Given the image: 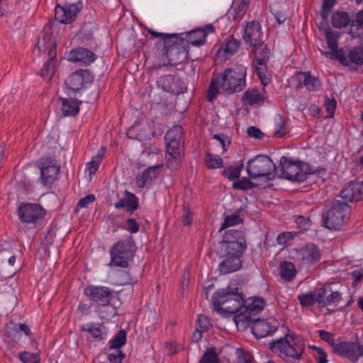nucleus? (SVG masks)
<instances>
[{"label":"nucleus","instance_id":"obj_1","mask_svg":"<svg viewBox=\"0 0 363 363\" xmlns=\"http://www.w3.org/2000/svg\"><path fill=\"white\" fill-rule=\"evenodd\" d=\"M212 303L216 311L232 315L242 311L244 298L239 289L234 284H230L213 294Z\"/></svg>","mask_w":363,"mask_h":363},{"label":"nucleus","instance_id":"obj_2","mask_svg":"<svg viewBox=\"0 0 363 363\" xmlns=\"http://www.w3.org/2000/svg\"><path fill=\"white\" fill-rule=\"evenodd\" d=\"M269 349L287 363H298L305 352V344L301 337L286 335L270 342Z\"/></svg>","mask_w":363,"mask_h":363},{"label":"nucleus","instance_id":"obj_3","mask_svg":"<svg viewBox=\"0 0 363 363\" xmlns=\"http://www.w3.org/2000/svg\"><path fill=\"white\" fill-rule=\"evenodd\" d=\"M350 206L343 200L335 199L326 205L323 211V225L330 230H340L349 219Z\"/></svg>","mask_w":363,"mask_h":363},{"label":"nucleus","instance_id":"obj_4","mask_svg":"<svg viewBox=\"0 0 363 363\" xmlns=\"http://www.w3.org/2000/svg\"><path fill=\"white\" fill-rule=\"evenodd\" d=\"M135 243L131 235L124 240H119L110 249L111 261L109 266L125 268L134 257Z\"/></svg>","mask_w":363,"mask_h":363},{"label":"nucleus","instance_id":"obj_5","mask_svg":"<svg viewBox=\"0 0 363 363\" xmlns=\"http://www.w3.org/2000/svg\"><path fill=\"white\" fill-rule=\"evenodd\" d=\"M246 67L243 66L225 69L218 75L223 91L227 94L242 91L246 86Z\"/></svg>","mask_w":363,"mask_h":363},{"label":"nucleus","instance_id":"obj_6","mask_svg":"<svg viewBox=\"0 0 363 363\" xmlns=\"http://www.w3.org/2000/svg\"><path fill=\"white\" fill-rule=\"evenodd\" d=\"M277 166L267 155H257L250 159L246 166L249 177L252 179L265 177L273 180L277 175Z\"/></svg>","mask_w":363,"mask_h":363},{"label":"nucleus","instance_id":"obj_7","mask_svg":"<svg viewBox=\"0 0 363 363\" xmlns=\"http://www.w3.org/2000/svg\"><path fill=\"white\" fill-rule=\"evenodd\" d=\"M247 249V243L243 231L234 229L227 230L220 242V255L242 257Z\"/></svg>","mask_w":363,"mask_h":363},{"label":"nucleus","instance_id":"obj_8","mask_svg":"<svg viewBox=\"0 0 363 363\" xmlns=\"http://www.w3.org/2000/svg\"><path fill=\"white\" fill-rule=\"evenodd\" d=\"M307 164L300 160H295L286 156L280 158L279 167L281 176L291 182H301L307 179L308 173L306 167Z\"/></svg>","mask_w":363,"mask_h":363},{"label":"nucleus","instance_id":"obj_9","mask_svg":"<svg viewBox=\"0 0 363 363\" xmlns=\"http://www.w3.org/2000/svg\"><path fill=\"white\" fill-rule=\"evenodd\" d=\"M162 54L165 55L169 65L177 66L186 60L188 51L183 40H179L176 35V38H172L168 45L163 46Z\"/></svg>","mask_w":363,"mask_h":363},{"label":"nucleus","instance_id":"obj_10","mask_svg":"<svg viewBox=\"0 0 363 363\" xmlns=\"http://www.w3.org/2000/svg\"><path fill=\"white\" fill-rule=\"evenodd\" d=\"M264 306V300L259 297L244 301L242 311L234 318L236 325H238L240 322H246L247 325H250L254 319L258 318L256 316L263 310Z\"/></svg>","mask_w":363,"mask_h":363},{"label":"nucleus","instance_id":"obj_11","mask_svg":"<svg viewBox=\"0 0 363 363\" xmlns=\"http://www.w3.org/2000/svg\"><path fill=\"white\" fill-rule=\"evenodd\" d=\"M45 210L38 203H22L18 209L21 222L27 224H37L45 217Z\"/></svg>","mask_w":363,"mask_h":363},{"label":"nucleus","instance_id":"obj_12","mask_svg":"<svg viewBox=\"0 0 363 363\" xmlns=\"http://www.w3.org/2000/svg\"><path fill=\"white\" fill-rule=\"evenodd\" d=\"M325 37L328 48L330 51H321V53L331 60H335L343 66H349V61L342 49H338L337 39L340 35L330 28L325 30Z\"/></svg>","mask_w":363,"mask_h":363},{"label":"nucleus","instance_id":"obj_13","mask_svg":"<svg viewBox=\"0 0 363 363\" xmlns=\"http://www.w3.org/2000/svg\"><path fill=\"white\" fill-rule=\"evenodd\" d=\"M247 326L250 327L252 333L257 338H262L272 335L279 328V323L276 318L270 317L267 319H254Z\"/></svg>","mask_w":363,"mask_h":363},{"label":"nucleus","instance_id":"obj_14","mask_svg":"<svg viewBox=\"0 0 363 363\" xmlns=\"http://www.w3.org/2000/svg\"><path fill=\"white\" fill-rule=\"evenodd\" d=\"M94 80L93 74L87 69H79L73 72L66 80V86L76 93L91 84Z\"/></svg>","mask_w":363,"mask_h":363},{"label":"nucleus","instance_id":"obj_15","mask_svg":"<svg viewBox=\"0 0 363 363\" xmlns=\"http://www.w3.org/2000/svg\"><path fill=\"white\" fill-rule=\"evenodd\" d=\"M333 352L344 357L352 362H356L363 356V345L358 342H340L335 347Z\"/></svg>","mask_w":363,"mask_h":363},{"label":"nucleus","instance_id":"obj_16","mask_svg":"<svg viewBox=\"0 0 363 363\" xmlns=\"http://www.w3.org/2000/svg\"><path fill=\"white\" fill-rule=\"evenodd\" d=\"M85 296L101 306H108L112 299V290L106 286H88L84 290Z\"/></svg>","mask_w":363,"mask_h":363},{"label":"nucleus","instance_id":"obj_17","mask_svg":"<svg viewBox=\"0 0 363 363\" xmlns=\"http://www.w3.org/2000/svg\"><path fill=\"white\" fill-rule=\"evenodd\" d=\"M157 85L164 91L179 95L187 91L184 82L172 74L162 75L157 80Z\"/></svg>","mask_w":363,"mask_h":363},{"label":"nucleus","instance_id":"obj_18","mask_svg":"<svg viewBox=\"0 0 363 363\" xmlns=\"http://www.w3.org/2000/svg\"><path fill=\"white\" fill-rule=\"evenodd\" d=\"M167 165L169 169L175 170L179 166L182 157V140H165Z\"/></svg>","mask_w":363,"mask_h":363},{"label":"nucleus","instance_id":"obj_19","mask_svg":"<svg viewBox=\"0 0 363 363\" xmlns=\"http://www.w3.org/2000/svg\"><path fill=\"white\" fill-rule=\"evenodd\" d=\"M81 7L80 3L71 4L65 6L57 5L55 10V19L62 23H71L76 18Z\"/></svg>","mask_w":363,"mask_h":363},{"label":"nucleus","instance_id":"obj_20","mask_svg":"<svg viewBox=\"0 0 363 363\" xmlns=\"http://www.w3.org/2000/svg\"><path fill=\"white\" fill-rule=\"evenodd\" d=\"M340 196L347 203L363 200V182H350L341 190Z\"/></svg>","mask_w":363,"mask_h":363},{"label":"nucleus","instance_id":"obj_21","mask_svg":"<svg viewBox=\"0 0 363 363\" xmlns=\"http://www.w3.org/2000/svg\"><path fill=\"white\" fill-rule=\"evenodd\" d=\"M96 59V55L91 50L83 47H78L67 54V60L78 62L80 65H89Z\"/></svg>","mask_w":363,"mask_h":363},{"label":"nucleus","instance_id":"obj_22","mask_svg":"<svg viewBox=\"0 0 363 363\" xmlns=\"http://www.w3.org/2000/svg\"><path fill=\"white\" fill-rule=\"evenodd\" d=\"M215 32V28L208 24L204 28L194 29L186 35V42L194 46H200L206 43V36L208 33Z\"/></svg>","mask_w":363,"mask_h":363},{"label":"nucleus","instance_id":"obj_23","mask_svg":"<svg viewBox=\"0 0 363 363\" xmlns=\"http://www.w3.org/2000/svg\"><path fill=\"white\" fill-rule=\"evenodd\" d=\"M40 171L42 182L43 184L47 185L54 182L60 171V167L56 165L55 160L48 157L42 162Z\"/></svg>","mask_w":363,"mask_h":363},{"label":"nucleus","instance_id":"obj_24","mask_svg":"<svg viewBox=\"0 0 363 363\" xmlns=\"http://www.w3.org/2000/svg\"><path fill=\"white\" fill-rule=\"evenodd\" d=\"M320 251L317 245L308 243L298 252V259L303 264H309L318 262L320 258Z\"/></svg>","mask_w":363,"mask_h":363},{"label":"nucleus","instance_id":"obj_25","mask_svg":"<svg viewBox=\"0 0 363 363\" xmlns=\"http://www.w3.org/2000/svg\"><path fill=\"white\" fill-rule=\"evenodd\" d=\"M220 256L223 260L218 265V270L221 274L235 272L241 269L243 263L242 257L226 255Z\"/></svg>","mask_w":363,"mask_h":363},{"label":"nucleus","instance_id":"obj_26","mask_svg":"<svg viewBox=\"0 0 363 363\" xmlns=\"http://www.w3.org/2000/svg\"><path fill=\"white\" fill-rule=\"evenodd\" d=\"M243 39L246 43H249L252 47L263 43L261 26L258 22L251 21L247 24Z\"/></svg>","mask_w":363,"mask_h":363},{"label":"nucleus","instance_id":"obj_27","mask_svg":"<svg viewBox=\"0 0 363 363\" xmlns=\"http://www.w3.org/2000/svg\"><path fill=\"white\" fill-rule=\"evenodd\" d=\"M5 333L7 337L15 342H18L21 338V332L27 336L31 334L28 326L24 323L17 324L12 321L5 325Z\"/></svg>","mask_w":363,"mask_h":363},{"label":"nucleus","instance_id":"obj_28","mask_svg":"<svg viewBox=\"0 0 363 363\" xmlns=\"http://www.w3.org/2000/svg\"><path fill=\"white\" fill-rule=\"evenodd\" d=\"M264 94L265 89L264 88L261 90L257 88L247 89L242 94V101L244 104L249 105L250 106L261 105L267 99Z\"/></svg>","mask_w":363,"mask_h":363},{"label":"nucleus","instance_id":"obj_29","mask_svg":"<svg viewBox=\"0 0 363 363\" xmlns=\"http://www.w3.org/2000/svg\"><path fill=\"white\" fill-rule=\"evenodd\" d=\"M161 165L157 164L152 167H149L145 169L141 175L137 177L136 184L139 188H144L148 184H151L152 182L159 175V169Z\"/></svg>","mask_w":363,"mask_h":363},{"label":"nucleus","instance_id":"obj_30","mask_svg":"<svg viewBox=\"0 0 363 363\" xmlns=\"http://www.w3.org/2000/svg\"><path fill=\"white\" fill-rule=\"evenodd\" d=\"M298 82L297 87L305 86L308 91H313L318 90L320 86V82L318 78L312 77L310 72H298L296 75Z\"/></svg>","mask_w":363,"mask_h":363},{"label":"nucleus","instance_id":"obj_31","mask_svg":"<svg viewBox=\"0 0 363 363\" xmlns=\"http://www.w3.org/2000/svg\"><path fill=\"white\" fill-rule=\"evenodd\" d=\"M115 207L125 208L128 211L133 212L138 208V201L133 194L125 191V196L115 203Z\"/></svg>","mask_w":363,"mask_h":363},{"label":"nucleus","instance_id":"obj_32","mask_svg":"<svg viewBox=\"0 0 363 363\" xmlns=\"http://www.w3.org/2000/svg\"><path fill=\"white\" fill-rule=\"evenodd\" d=\"M296 269L294 263L284 261L279 265V274L282 279L290 281L296 275Z\"/></svg>","mask_w":363,"mask_h":363},{"label":"nucleus","instance_id":"obj_33","mask_svg":"<svg viewBox=\"0 0 363 363\" xmlns=\"http://www.w3.org/2000/svg\"><path fill=\"white\" fill-rule=\"evenodd\" d=\"M62 103V111L63 116H75L79 111V104L81 101L77 100H68L67 99L60 98Z\"/></svg>","mask_w":363,"mask_h":363},{"label":"nucleus","instance_id":"obj_34","mask_svg":"<svg viewBox=\"0 0 363 363\" xmlns=\"http://www.w3.org/2000/svg\"><path fill=\"white\" fill-rule=\"evenodd\" d=\"M352 21L347 12L336 11L332 15V24L337 28L346 27Z\"/></svg>","mask_w":363,"mask_h":363},{"label":"nucleus","instance_id":"obj_35","mask_svg":"<svg viewBox=\"0 0 363 363\" xmlns=\"http://www.w3.org/2000/svg\"><path fill=\"white\" fill-rule=\"evenodd\" d=\"M253 47V53L257 62H268L270 56L269 50L264 43Z\"/></svg>","mask_w":363,"mask_h":363},{"label":"nucleus","instance_id":"obj_36","mask_svg":"<svg viewBox=\"0 0 363 363\" xmlns=\"http://www.w3.org/2000/svg\"><path fill=\"white\" fill-rule=\"evenodd\" d=\"M242 211V209H238L233 214L227 216L225 218L219 231H221L228 227L241 223L242 222V219L240 218V213Z\"/></svg>","mask_w":363,"mask_h":363},{"label":"nucleus","instance_id":"obj_37","mask_svg":"<svg viewBox=\"0 0 363 363\" xmlns=\"http://www.w3.org/2000/svg\"><path fill=\"white\" fill-rule=\"evenodd\" d=\"M347 58L349 61V65L350 63L357 65H363V47L357 46L353 48L350 50Z\"/></svg>","mask_w":363,"mask_h":363},{"label":"nucleus","instance_id":"obj_38","mask_svg":"<svg viewBox=\"0 0 363 363\" xmlns=\"http://www.w3.org/2000/svg\"><path fill=\"white\" fill-rule=\"evenodd\" d=\"M242 168V162L238 165H230L223 170L222 174L230 181H234L240 177Z\"/></svg>","mask_w":363,"mask_h":363},{"label":"nucleus","instance_id":"obj_39","mask_svg":"<svg viewBox=\"0 0 363 363\" xmlns=\"http://www.w3.org/2000/svg\"><path fill=\"white\" fill-rule=\"evenodd\" d=\"M221 81L217 75L211 79L207 94V99L208 101H213L220 93L219 86L221 87Z\"/></svg>","mask_w":363,"mask_h":363},{"label":"nucleus","instance_id":"obj_40","mask_svg":"<svg viewBox=\"0 0 363 363\" xmlns=\"http://www.w3.org/2000/svg\"><path fill=\"white\" fill-rule=\"evenodd\" d=\"M104 327L101 324L90 323L83 328V330L88 331L94 338L102 340L106 333Z\"/></svg>","mask_w":363,"mask_h":363},{"label":"nucleus","instance_id":"obj_41","mask_svg":"<svg viewBox=\"0 0 363 363\" xmlns=\"http://www.w3.org/2000/svg\"><path fill=\"white\" fill-rule=\"evenodd\" d=\"M50 46H55V41L52 40V35L45 31L41 38H40L36 44L39 52L48 50Z\"/></svg>","mask_w":363,"mask_h":363},{"label":"nucleus","instance_id":"obj_42","mask_svg":"<svg viewBox=\"0 0 363 363\" xmlns=\"http://www.w3.org/2000/svg\"><path fill=\"white\" fill-rule=\"evenodd\" d=\"M199 363H220L215 347H208L203 354Z\"/></svg>","mask_w":363,"mask_h":363},{"label":"nucleus","instance_id":"obj_43","mask_svg":"<svg viewBox=\"0 0 363 363\" xmlns=\"http://www.w3.org/2000/svg\"><path fill=\"white\" fill-rule=\"evenodd\" d=\"M205 164L208 169L220 168L223 166V160L219 156L208 152L205 156Z\"/></svg>","mask_w":363,"mask_h":363},{"label":"nucleus","instance_id":"obj_44","mask_svg":"<svg viewBox=\"0 0 363 363\" xmlns=\"http://www.w3.org/2000/svg\"><path fill=\"white\" fill-rule=\"evenodd\" d=\"M240 41L233 37L227 39L226 43L223 48V51L226 55L231 56L235 54L240 48Z\"/></svg>","mask_w":363,"mask_h":363},{"label":"nucleus","instance_id":"obj_45","mask_svg":"<svg viewBox=\"0 0 363 363\" xmlns=\"http://www.w3.org/2000/svg\"><path fill=\"white\" fill-rule=\"evenodd\" d=\"M125 342L126 333L123 330H120L111 340L110 347L112 349H119L125 344Z\"/></svg>","mask_w":363,"mask_h":363},{"label":"nucleus","instance_id":"obj_46","mask_svg":"<svg viewBox=\"0 0 363 363\" xmlns=\"http://www.w3.org/2000/svg\"><path fill=\"white\" fill-rule=\"evenodd\" d=\"M327 292L328 290L325 287H320L313 291L315 303H317L319 307H325V300Z\"/></svg>","mask_w":363,"mask_h":363},{"label":"nucleus","instance_id":"obj_47","mask_svg":"<svg viewBox=\"0 0 363 363\" xmlns=\"http://www.w3.org/2000/svg\"><path fill=\"white\" fill-rule=\"evenodd\" d=\"M182 128L181 125H174L169 129L164 137L165 140H182Z\"/></svg>","mask_w":363,"mask_h":363},{"label":"nucleus","instance_id":"obj_48","mask_svg":"<svg viewBox=\"0 0 363 363\" xmlns=\"http://www.w3.org/2000/svg\"><path fill=\"white\" fill-rule=\"evenodd\" d=\"M257 185L250 181V178L243 177L241 180L235 182L233 184V188L240 190H249L255 188Z\"/></svg>","mask_w":363,"mask_h":363},{"label":"nucleus","instance_id":"obj_49","mask_svg":"<svg viewBox=\"0 0 363 363\" xmlns=\"http://www.w3.org/2000/svg\"><path fill=\"white\" fill-rule=\"evenodd\" d=\"M298 299L299 300L300 303L303 307H308L315 304L313 291L308 293L299 294L298 296Z\"/></svg>","mask_w":363,"mask_h":363},{"label":"nucleus","instance_id":"obj_50","mask_svg":"<svg viewBox=\"0 0 363 363\" xmlns=\"http://www.w3.org/2000/svg\"><path fill=\"white\" fill-rule=\"evenodd\" d=\"M148 33L153 38H160V43H162L163 46L165 44L168 45L169 40H171L172 38H176V35H177V34L169 35V34H166V33H159V32H156V31H155L153 30H151V29L148 30Z\"/></svg>","mask_w":363,"mask_h":363},{"label":"nucleus","instance_id":"obj_51","mask_svg":"<svg viewBox=\"0 0 363 363\" xmlns=\"http://www.w3.org/2000/svg\"><path fill=\"white\" fill-rule=\"evenodd\" d=\"M319 336L323 341L326 342L330 346L333 348V352L335 350V345H337L335 336L333 333L328 332L324 330H320L318 331Z\"/></svg>","mask_w":363,"mask_h":363},{"label":"nucleus","instance_id":"obj_52","mask_svg":"<svg viewBox=\"0 0 363 363\" xmlns=\"http://www.w3.org/2000/svg\"><path fill=\"white\" fill-rule=\"evenodd\" d=\"M18 357L23 363H38L40 361L39 356L37 354L28 352H21Z\"/></svg>","mask_w":363,"mask_h":363},{"label":"nucleus","instance_id":"obj_53","mask_svg":"<svg viewBox=\"0 0 363 363\" xmlns=\"http://www.w3.org/2000/svg\"><path fill=\"white\" fill-rule=\"evenodd\" d=\"M285 125V121L284 120V118L278 115L276 118V124H275V129H274V135L281 138L286 135V131L284 128Z\"/></svg>","mask_w":363,"mask_h":363},{"label":"nucleus","instance_id":"obj_54","mask_svg":"<svg viewBox=\"0 0 363 363\" xmlns=\"http://www.w3.org/2000/svg\"><path fill=\"white\" fill-rule=\"evenodd\" d=\"M335 3L336 0H323L321 9V16L323 19L326 20L328 18L330 11Z\"/></svg>","mask_w":363,"mask_h":363},{"label":"nucleus","instance_id":"obj_55","mask_svg":"<svg viewBox=\"0 0 363 363\" xmlns=\"http://www.w3.org/2000/svg\"><path fill=\"white\" fill-rule=\"evenodd\" d=\"M101 159L102 155H96L92 157L91 162L87 163L86 168L89 170V174H95L101 162Z\"/></svg>","mask_w":363,"mask_h":363},{"label":"nucleus","instance_id":"obj_56","mask_svg":"<svg viewBox=\"0 0 363 363\" xmlns=\"http://www.w3.org/2000/svg\"><path fill=\"white\" fill-rule=\"evenodd\" d=\"M54 72H55V69H54V63L51 61H50V60H48L41 71H40V75L45 78H48L50 79L51 77V76L54 74Z\"/></svg>","mask_w":363,"mask_h":363},{"label":"nucleus","instance_id":"obj_57","mask_svg":"<svg viewBox=\"0 0 363 363\" xmlns=\"http://www.w3.org/2000/svg\"><path fill=\"white\" fill-rule=\"evenodd\" d=\"M238 362L237 363H252L253 356L248 352H245L241 349L237 350Z\"/></svg>","mask_w":363,"mask_h":363},{"label":"nucleus","instance_id":"obj_58","mask_svg":"<svg viewBox=\"0 0 363 363\" xmlns=\"http://www.w3.org/2000/svg\"><path fill=\"white\" fill-rule=\"evenodd\" d=\"M210 323L208 318L206 315L199 314L196 319V327L199 328L201 332H204L208 330Z\"/></svg>","mask_w":363,"mask_h":363},{"label":"nucleus","instance_id":"obj_59","mask_svg":"<svg viewBox=\"0 0 363 363\" xmlns=\"http://www.w3.org/2000/svg\"><path fill=\"white\" fill-rule=\"evenodd\" d=\"M212 139L216 140L219 142L223 147V152H225L228 150V147L230 144V139L224 134H214L212 135Z\"/></svg>","mask_w":363,"mask_h":363},{"label":"nucleus","instance_id":"obj_60","mask_svg":"<svg viewBox=\"0 0 363 363\" xmlns=\"http://www.w3.org/2000/svg\"><path fill=\"white\" fill-rule=\"evenodd\" d=\"M341 294L338 291H332L330 294L325 295V307L340 301Z\"/></svg>","mask_w":363,"mask_h":363},{"label":"nucleus","instance_id":"obj_61","mask_svg":"<svg viewBox=\"0 0 363 363\" xmlns=\"http://www.w3.org/2000/svg\"><path fill=\"white\" fill-rule=\"evenodd\" d=\"M313 349L317 351L318 356L315 359L318 363H328V355L323 348L313 346Z\"/></svg>","mask_w":363,"mask_h":363},{"label":"nucleus","instance_id":"obj_62","mask_svg":"<svg viewBox=\"0 0 363 363\" xmlns=\"http://www.w3.org/2000/svg\"><path fill=\"white\" fill-rule=\"evenodd\" d=\"M247 134L251 138L262 139L264 136V133L257 127L250 126L247 129Z\"/></svg>","mask_w":363,"mask_h":363},{"label":"nucleus","instance_id":"obj_63","mask_svg":"<svg viewBox=\"0 0 363 363\" xmlns=\"http://www.w3.org/2000/svg\"><path fill=\"white\" fill-rule=\"evenodd\" d=\"M350 274L354 279L352 286H356L359 281L363 278V268L354 269Z\"/></svg>","mask_w":363,"mask_h":363},{"label":"nucleus","instance_id":"obj_64","mask_svg":"<svg viewBox=\"0 0 363 363\" xmlns=\"http://www.w3.org/2000/svg\"><path fill=\"white\" fill-rule=\"evenodd\" d=\"M123 354L120 350H117L116 353L109 354L108 359L110 363H121Z\"/></svg>","mask_w":363,"mask_h":363}]
</instances>
